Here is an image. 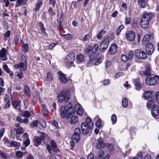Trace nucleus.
I'll list each match as a JSON object with an SVG mask.
<instances>
[{
    "label": "nucleus",
    "mask_w": 159,
    "mask_h": 159,
    "mask_svg": "<svg viewBox=\"0 0 159 159\" xmlns=\"http://www.w3.org/2000/svg\"><path fill=\"white\" fill-rule=\"evenodd\" d=\"M23 144L25 147L29 145L30 144V140L29 138L26 139L23 142Z\"/></svg>",
    "instance_id": "56"
},
{
    "label": "nucleus",
    "mask_w": 159,
    "mask_h": 159,
    "mask_svg": "<svg viewBox=\"0 0 159 159\" xmlns=\"http://www.w3.org/2000/svg\"><path fill=\"white\" fill-rule=\"evenodd\" d=\"M153 33H151L150 34H145L143 37L142 40V44L145 45L148 44L150 42V38H152L153 37Z\"/></svg>",
    "instance_id": "13"
},
{
    "label": "nucleus",
    "mask_w": 159,
    "mask_h": 159,
    "mask_svg": "<svg viewBox=\"0 0 159 159\" xmlns=\"http://www.w3.org/2000/svg\"><path fill=\"white\" fill-rule=\"evenodd\" d=\"M91 37L90 35L89 34H87L84 36L83 41L86 42L89 40Z\"/></svg>",
    "instance_id": "54"
},
{
    "label": "nucleus",
    "mask_w": 159,
    "mask_h": 159,
    "mask_svg": "<svg viewBox=\"0 0 159 159\" xmlns=\"http://www.w3.org/2000/svg\"><path fill=\"white\" fill-rule=\"evenodd\" d=\"M21 60L22 61H24V63L25 64V65H26L25 67V69H23L24 70H26L27 69V67H26V57L24 55H22L21 56Z\"/></svg>",
    "instance_id": "51"
},
{
    "label": "nucleus",
    "mask_w": 159,
    "mask_h": 159,
    "mask_svg": "<svg viewBox=\"0 0 159 159\" xmlns=\"http://www.w3.org/2000/svg\"><path fill=\"white\" fill-rule=\"evenodd\" d=\"M137 158L133 157L132 159H143V156L141 152H139L137 155Z\"/></svg>",
    "instance_id": "63"
},
{
    "label": "nucleus",
    "mask_w": 159,
    "mask_h": 159,
    "mask_svg": "<svg viewBox=\"0 0 159 159\" xmlns=\"http://www.w3.org/2000/svg\"><path fill=\"white\" fill-rule=\"evenodd\" d=\"M105 155L104 151L100 150L95 156V159H109L110 157V155L109 154H107L105 157Z\"/></svg>",
    "instance_id": "11"
},
{
    "label": "nucleus",
    "mask_w": 159,
    "mask_h": 159,
    "mask_svg": "<svg viewBox=\"0 0 159 159\" xmlns=\"http://www.w3.org/2000/svg\"><path fill=\"white\" fill-rule=\"evenodd\" d=\"M47 149L49 153H51V151L53 150V149L52 148L51 146L49 144L47 143L46 145Z\"/></svg>",
    "instance_id": "60"
},
{
    "label": "nucleus",
    "mask_w": 159,
    "mask_h": 159,
    "mask_svg": "<svg viewBox=\"0 0 159 159\" xmlns=\"http://www.w3.org/2000/svg\"><path fill=\"white\" fill-rule=\"evenodd\" d=\"M107 33L106 30L103 29H101L97 34L96 37L98 39H101L102 38V35L105 34Z\"/></svg>",
    "instance_id": "35"
},
{
    "label": "nucleus",
    "mask_w": 159,
    "mask_h": 159,
    "mask_svg": "<svg viewBox=\"0 0 159 159\" xmlns=\"http://www.w3.org/2000/svg\"><path fill=\"white\" fill-rule=\"evenodd\" d=\"M125 36L128 41H133L134 40L135 33L133 30L128 31L126 33Z\"/></svg>",
    "instance_id": "12"
},
{
    "label": "nucleus",
    "mask_w": 159,
    "mask_h": 159,
    "mask_svg": "<svg viewBox=\"0 0 159 159\" xmlns=\"http://www.w3.org/2000/svg\"><path fill=\"white\" fill-rule=\"evenodd\" d=\"M92 51V46H89L85 48L84 52L86 54L89 55L91 54Z\"/></svg>",
    "instance_id": "41"
},
{
    "label": "nucleus",
    "mask_w": 159,
    "mask_h": 159,
    "mask_svg": "<svg viewBox=\"0 0 159 159\" xmlns=\"http://www.w3.org/2000/svg\"><path fill=\"white\" fill-rule=\"evenodd\" d=\"M21 103V101L20 100H14L12 102V105L14 108L17 109V107L19 106Z\"/></svg>",
    "instance_id": "38"
},
{
    "label": "nucleus",
    "mask_w": 159,
    "mask_h": 159,
    "mask_svg": "<svg viewBox=\"0 0 159 159\" xmlns=\"http://www.w3.org/2000/svg\"><path fill=\"white\" fill-rule=\"evenodd\" d=\"M23 132V129L21 126H20L16 130V135L22 134Z\"/></svg>",
    "instance_id": "44"
},
{
    "label": "nucleus",
    "mask_w": 159,
    "mask_h": 159,
    "mask_svg": "<svg viewBox=\"0 0 159 159\" xmlns=\"http://www.w3.org/2000/svg\"><path fill=\"white\" fill-rule=\"evenodd\" d=\"M57 74L58 75L59 79L61 83L65 84L68 82L69 79H67L66 74L61 70L58 71L57 72Z\"/></svg>",
    "instance_id": "10"
},
{
    "label": "nucleus",
    "mask_w": 159,
    "mask_h": 159,
    "mask_svg": "<svg viewBox=\"0 0 159 159\" xmlns=\"http://www.w3.org/2000/svg\"><path fill=\"white\" fill-rule=\"evenodd\" d=\"M154 17V15L151 12H144L140 21V24L143 28L146 29L148 27L149 22Z\"/></svg>",
    "instance_id": "3"
},
{
    "label": "nucleus",
    "mask_w": 159,
    "mask_h": 159,
    "mask_svg": "<svg viewBox=\"0 0 159 159\" xmlns=\"http://www.w3.org/2000/svg\"><path fill=\"white\" fill-rule=\"evenodd\" d=\"M154 96V92L152 91H146L143 93L142 97L145 99L148 100L149 98H152Z\"/></svg>",
    "instance_id": "18"
},
{
    "label": "nucleus",
    "mask_w": 159,
    "mask_h": 159,
    "mask_svg": "<svg viewBox=\"0 0 159 159\" xmlns=\"http://www.w3.org/2000/svg\"><path fill=\"white\" fill-rule=\"evenodd\" d=\"M124 26L123 25L119 26L118 28L116 30V35L118 36L119 35L122 30L124 29Z\"/></svg>",
    "instance_id": "43"
},
{
    "label": "nucleus",
    "mask_w": 159,
    "mask_h": 159,
    "mask_svg": "<svg viewBox=\"0 0 159 159\" xmlns=\"http://www.w3.org/2000/svg\"><path fill=\"white\" fill-rule=\"evenodd\" d=\"M106 147L107 148L108 152L111 154H112L114 152V147L112 144L110 143H107Z\"/></svg>",
    "instance_id": "28"
},
{
    "label": "nucleus",
    "mask_w": 159,
    "mask_h": 159,
    "mask_svg": "<svg viewBox=\"0 0 159 159\" xmlns=\"http://www.w3.org/2000/svg\"><path fill=\"white\" fill-rule=\"evenodd\" d=\"M39 25L42 33L44 34V35L47 36L48 35V34L46 32V29L45 28L43 24L41 21L39 22Z\"/></svg>",
    "instance_id": "30"
},
{
    "label": "nucleus",
    "mask_w": 159,
    "mask_h": 159,
    "mask_svg": "<svg viewBox=\"0 0 159 159\" xmlns=\"http://www.w3.org/2000/svg\"><path fill=\"white\" fill-rule=\"evenodd\" d=\"M33 142L34 143V145L36 147H38L41 144L42 142L40 139V137L37 136H35L34 137Z\"/></svg>",
    "instance_id": "23"
},
{
    "label": "nucleus",
    "mask_w": 159,
    "mask_h": 159,
    "mask_svg": "<svg viewBox=\"0 0 159 159\" xmlns=\"http://www.w3.org/2000/svg\"><path fill=\"white\" fill-rule=\"evenodd\" d=\"M146 84L148 86H155L159 84V76L153 74L148 76L145 79Z\"/></svg>",
    "instance_id": "4"
},
{
    "label": "nucleus",
    "mask_w": 159,
    "mask_h": 159,
    "mask_svg": "<svg viewBox=\"0 0 159 159\" xmlns=\"http://www.w3.org/2000/svg\"><path fill=\"white\" fill-rule=\"evenodd\" d=\"M152 68L151 64L149 63H147L144 66V70H141L140 74L142 76H149L152 74Z\"/></svg>",
    "instance_id": "6"
},
{
    "label": "nucleus",
    "mask_w": 159,
    "mask_h": 159,
    "mask_svg": "<svg viewBox=\"0 0 159 159\" xmlns=\"http://www.w3.org/2000/svg\"><path fill=\"white\" fill-rule=\"evenodd\" d=\"M58 100L60 103L63 101L66 102V105L62 106L60 108V114L62 118L68 119L70 116L75 114V111L77 114L80 116L83 113V109L82 106L79 103L75 105V108L72 106V104L68 101L70 98V91L68 90H63L59 93L57 96Z\"/></svg>",
    "instance_id": "1"
},
{
    "label": "nucleus",
    "mask_w": 159,
    "mask_h": 159,
    "mask_svg": "<svg viewBox=\"0 0 159 159\" xmlns=\"http://www.w3.org/2000/svg\"><path fill=\"white\" fill-rule=\"evenodd\" d=\"M133 82L135 86V89L136 90L139 91L142 89L143 87L139 78L133 79Z\"/></svg>",
    "instance_id": "15"
},
{
    "label": "nucleus",
    "mask_w": 159,
    "mask_h": 159,
    "mask_svg": "<svg viewBox=\"0 0 159 159\" xmlns=\"http://www.w3.org/2000/svg\"><path fill=\"white\" fill-rule=\"evenodd\" d=\"M50 144L52 147L53 148V150L54 153L56 152H60V150L57 148V143L54 140H51Z\"/></svg>",
    "instance_id": "26"
},
{
    "label": "nucleus",
    "mask_w": 159,
    "mask_h": 159,
    "mask_svg": "<svg viewBox=\"0 0 159 159\" xmlns=\"http://www.w3.org/2000/svg\"><path fill=\"white\" fill-rule=\"evenodd\" d=\"M134 56V53L132 50L130 51L128 53L129 59L131 60Z\"/></svg>",
    "instance_id": "59"
},
{
    "label": "nucleus",
    "mask_w": 159,
    "mask_h": 159,
    "mask_svg": "<svg viewBox=\"0 0 159 159\" xmlns=\"http://www.w3.org/2000/svg\"><path fill=\"white\" fill-rule=\"evenodd\" d=\"M85 59L84 55L81 54H78L76 56V59L77 60L80 62L81 63L84 61Z\"/></svg>",
    "instance_id": "37"
},
{
    "label": "nucleus",
    "mask_w": 159,
    "mask_h": 159,
    "mask_svg": "<svg viewBox=\"0 0 159 159\" xmlns=\"http://www.w3.org/2000/svg\"><path fill=\"white\" fill-rule=\"evenodd\" d=\"M137 3L141 8H144L146 7L147 3L145 0H138Z\"/></svg>",
    "instance_id": "29"
},
{
    "label": "nucleus",
    "mask_w": 159,
    "mask_h": 159,
    "mask_svg": "<svg viewBox=\"0 0 159 159\" xmlns=\"http://www.w3.org/2000/svg\"><path fill=\"white\" fill-rule=\"evenodd\" d=\"M48 12L50 14L51 19L52 20V16H55L56 15V12L53 11V8L51 7H49L48 10Z\"/></svg>",
    "instance_id": "42"
},
{
    "label": "nucleus",
    "mask_w": 159,
    "mask_h": 159,
    "mask_svg": "<svg viewBox=\"0 0 159 159\" xmlns=\"http://www.w3.org/2000/svg\"><path fill=\"white\" fill-rule=\"evenodd\" d=\"M16 155L17 157L22 158L23 156V153L20 151H17L16 152Z\"/></svg>",
    "instance_id": "53"
},
{
    "label": "nucleus",
    "mask_w": 159,
    "mask_h": 159,
    "mask_svg": "<svg viewBox=\"0 0 159 159\" xmlns=\"http://www.w3.org/2000/svg\"><path fill=\"white\" fill-rule=\"evenodd\" d=\"M138 22L137 20H134L132 21L131 27L135 29L138 27Z\"/></svg>",
    "instance_id": "49"
},
{
    "label": "nucleus",
    "mask_w": 159,
    "mask_h": 159,
    "mask_svg": "<svg viewBox=\"0 0 159 159\" xmlns=\"http://www.w3.org/2000/svg\"><path fill=\"white\" fill-rule=\"evenodd\" d=\"M103 57V56H100L98 58L96 61L95 63V65L98 66L102 62Z\"/></svg>",
    "instance_id": "47"
},
{
    "label": "nucleus",
    "mask_w": 159,
    "mask_h": 159,
    "mask_svg": "<svg viewBox=\"0 0 159 159\" xmlns=\"http://www.w3.org/2000/svg\"><path fill=\"white\" fill-rule=\"evenodd\" d=\"M93 124L92 119L89 117H87L85 122L81 123L82 132L83 135H87L91 130Z\"/></svg>",
    "instance_id": "2"
},
{
    "label": "nucleus",
    "mask_w": 159,
    "mask_h": 159,
    "mask_svg": "<svg viewBox=\"0 0 159 159\" xmlns=\"http://www.w3.org/2000/svg\"><path fill=\"white\" fill-rule=\"evenodd\" d=\"M54 76V74L53 73L48 72L47 73L46 79L48 81H52Z\"/></svg>",
    "instance_id": "34"
},
{
    "label": "nucleus",
    "mask_w": 159,
    "mask_h": 159,
    "mask_svg": "<svg viewBox=\"0 0 159 159\" xmlns=\"http://www.w3.org/2000/svg\"><path fill=\"white\" fill-rule=\"evenodd\" d=\"M24 93L26 95L30 96H31V92L29 87L26 84L24 86Z\"/></svg>",
    "instance_id": "32"
},
{
    "label": "nucleus",
    "mask_w": 159,
    "mask_h": 159,
    "mask_svg": "<svg viewBox=\"0 0 159 159\" xmlns=\"http://www.w3.org/2000/svg\"><path fill=\"white\" fill-rule=\"evenodd\" d=\"M50 123L53 125L57 129H59V126L58 125V123L56 120H54L53 121H50Z\"/></svg>",
    "instance_id": "50"
},
{
    "label": "nucleus",
    "mask_w": 159,
    "mask_h": 159,
    "mask_svg": "<svg viewBox=\"0 0 159 159\" xmlns=\"http://www.w3.org/2000/svg\"><path fill=\"white\" fill-rule=\"evenodd\" d=\"M151 114L152 116L155 118L159 115V110L158 105H155V107H154L152 108L151 110Z\"/></svg>",
    "instance_id": "22"
},
{
    "label": "nucleus",
    "mask_w": 159,
    "mask_h": 159,
    "mask_svg": "<svg viewBox=\"0 0 159 159\" xmlns=\"http://www.w3.org/2000/svg\"><path fill=\"white\" fill-rule=\"evenodd\" d=\"M20 116L21 117L29 118L31 116L30 113L28 110L22 111L20 112Z\"/></svg>",
    "instance_id": "25"
},
{
    "label": "nucleus",
    "mask_w": 159,
    "mask_h": 159,
    "mask_svg": "<svg viewBox=\"0 0 159 159\" xmlns=\"http://www.w3.org/2000/svg\"><path fill=\"white\" fill-rule=\"evenodd\" d=\"M95 55L92 54L89 55V60L87 62V66L90 67L92 66L93 64L96 60L97 58V55L95 54Z\"/></svg>",
    "instance_id": "16"
},
{
    "label": "nucleus",
    "mask_w": 159,
    "mask_h": 159,
    "mask_svg": "<svg viewBox=\"0 0 159 159\" xmlns=\"http://www.w3.org/2000/svg\"><path fill=\"white\" fill-rule=\"evenodd\" d=\"M109 44V39L105 37L100 45V51L102 52H104L107 49Z\"/></svg>",
    "instance_id": "7"
},
{
    "label": "nucleus",
    "mask_w": 159,
    "mask_h": 159,
    "mask_svg": "<svg viewBox=\"0 0 159 159\" xmlns=\"http://www.w3.org/2000/svg\"><path fill=\"white\" fill-rule=\"evenodd\" d=\"M11 104L10 103V100L9 99L8 100L7 102L5 105L3 107V108L5 109L10 107Z\"/></svg>",
    "instance_id": "62"
},
{
    "label": "nucleus",
    "mask_w": 159,
    "mask_h": 159,
    "mask_svg": "<svg viewBox=\"0 0 159 159\" xmlns=\"http://www.w3.org/2000/svg\"><path fill=\"white\" fill-rule=\"evenodd\" d=\"M145 46L146 51L148 55H151L154 51V48L153 44L149 43L144 45Z\"/></svg>",
    "instance_id": "14"
},
{
    "label": "nucleus",
    "mask_w": 159,
    "mask_h": 159,
    "mask_svg": "<svg viewBox=\"0 0 159 159\" xmlns=\"http://www.w3.org/2000/svg\"><path fill=\"white\" fill-rule=\"evenodd\" d=\"M92 51L90 54H93L95 55V54L97 55V57H98L99 54L97 53V51L98 49V45L97 43L95 44L93 47H92Z\"/></svg>",
    "instance_id": "24"
},
{
    "label": "nucleus",
    "mask_w": 159,
    "mask_h": 159,
    "mask_svg": "<svg viewBox=\"0 0 159 159\" xmlns=\"http://www.w3.org/2000/svg\"><path fill=\"white\" fill-rule=\"evenodd\" d=\"M62 37L65 38L67 40H70L74 38V37L73 35L70 33H68L67 34H59Z\"/></svg>",
    "instance_id": "31"
},
{
    "label": "nucleus",
    "mask_w": 159,
    "mask_h": 159,
    "mask_svg": "<svg viewBox=\"0 0 159 159\" xmlns=\"http://www.w3.org/2000/svg\"><path fill=\"white\" fill-rule=\"evenodd\" d=\"M128 101L127 98H124L122 101V104L123 107H126L128 106Z\"/></svg>",
    "instance_id": "48"
},
{
    "label": "nucleus",
    "mask_w": 159,
    "mask_h": 159,
    "mask_svg": "<svg viewBox=\"0 0 159 159\" xmlns=\"http://www.w3.org/2000/svg\"><path fill=\"white\" fill-rule=\"evenodd\" d=\"M22 50L24 53H27L28 52L29 46L28 43H25L24 45H22L21 47Z\"/></svg>",
    "instance_id": "39"
},
{
    "label": "nucleus",
    "mask_w": 159,
    "mask_h": 159,
    "mask_svg": "<svg viewBox=\"0 0 159 159\" xmlns=\"http://www.w3.org/2000/svg\"><path fill=\"white\" fill-rule=\"evenodd\" d=\"M105 146V144L103 141V140L101 137L99 138L98 139V143L96 144V147L97 149H103Z\"/></svg>",
    "instance_id": "20"
},
{
    "label": "nucleus",
    "mask_w": 159,
    "mask_h": 159,
    "mask_svg": "<svg viewBox=\"0 0 159 159\" xmlns=\"http://www.w3.org/2000/svg\"><path fill=\"white\" fill-rule=\"evenodd\" d=\"M102 120L101 119H98L95 123V126L96 127L99 128L101 126Z\"/></svg>",
    "instance_id": "55"
},
{
    "label": "nucleus",
    "mask_w": 159,
    "mask_h": 159,
    "mask_svg": "<svg viewBox=\"0 0 159 159\" xmlns=\"http://www.w3.org/2000/svg\"><path fill=\"white\" fill-rule=\"evenodd\" d=\"M14 39L15 43V47H16L18 45V42H19V38L18 36H16L14 37Z\"/></svg>",
    "instance_id": "64"
},
{
    "label": "nucleus",
    "mask_w": 159,
    "mask_h": 159,
    "mask_svg": "<svg viewBox=\"0 0 159 159\" xmlns=\"http://www.w3.org/2000/svg\"><path fill=\"white\" fill-rule=\"evenodd\" d=\"M155 100L158 104H159V91L157 92L155 94Z\"/></svg>",
    "instance_id": "58"
},
{
    "label": "nucleus",
    "mask_w": 159,
    "mask_h": 159,
    "mask_svg": "<svg viewBox=\"0 0 159 159\" xmlns=\"http://www.w3.org/2000/svg\"><path fill=\"white\" fill-rule=\"evenodd\" d=\"M42 4V2L40 1H39V2H37L35 6V8L34 9V11H36L39 10Z\"/></svg>",
    "instance_id": "45"
},
{
    "label": "nucleus",
    "mask_w": 159,
    "mask_h": 159,
    "mask_svg": "<svg viewBox=\"0 0 159 159\" xmlns=\"http://www.w3.org/2000/svg\"><path fill=\"white\" fill-rule=\"evenodd\" d=\"M7 53L6 49L2 48L0 51V59L2 61H6L7 60Z\"/></svg>",
    "instance_id": "19"
},
{
    "label": "nucleus",
    "mask_w": 159,
    "mask_h": 159,
    "mask_svg": "<svg viewBox=\"0 0 159 159\" xmlns=\"http://www.w3.org/2000/svg\"><path fill=\"white\" fill-rule=\"evenodd\" d=\"M25 64L22 62H20L19 64H16L14 66V68L17 69L19 68H23Z\"/></svg>",
    "instance_id": "40"
},
{
    "label": "nucleus",
    "mask_w": 159,
    "mask_h": 159,
    "mask_svg": "<svg viewBox=\"0 0 159 159\" xmlns=\"http://www.w3.org/2000/svg\"><path fill=\"white\" fill-rule=\"evenodd\" d=\"M39 124L42 126L43 128H45L46 126V124L45 121L43 119H41L39 121Z\"/></svg>",
    "instance_id": "52"
},
{
    "label": "nucleus",
    "mask_w": 159,
    "mask_h": 159,
    "mask_svg": "<svg viewBox=\"0 0 159 159\" xmlns=\"http://www.w3.org/2000/svg\"><path fill=\"white\" fill-rule=\"evenodd\" d=\"M156 101L154 98H151L148 100L146 104V106L147 108H152L154 107H155V105H157L155 104Z\"/></svg>",
    "instance_id": "21"
},
{
    "label": "nucleus",
    "mask_w": 159,
    "mask_h": 159,
    "mask_svg": "<svg viewBox=\"0 0 159 159\" xmlns=\"http://www.w3.org/2000/svg\"><path fill=\"white\" fill-rule=\"evenodd\" d=\"M111 120L112 124H115L117 121V116L115 114H113L111 117Z\"/></svg>",
    "instance_id": "46"
},
{
    "label": "nucleus",
    "mask_w": 159,
    "mask_h": 159,
    "mask_svg": "<svg viewBox=\"0 0 159 159\" xmlns=\"http://www.w3.org/2000/svg\"><path fill=\"white\" fill-rule=\"evenodd\" d=\"M3 141L4 144H6L8 147H14L19 148L21 146V144L20 143L14 141H10L8 138L7 137H5L3 139Z\"/></svg>",
    "instance_id": "5"
},
{
    "label": "nucleus",
    "mask_w": 159,
    "mask_h": 159,
    "mask_svg": "<svg viewBox=\"0 0 159 159\" xmlns=\"http://www.w3.org/2000/svg\"><path fill=\"white\" fill-rule=\"evenodd\" d=\"M7 153L0 150V156L4 159H7L8 157L6 156Z\"/></svg>",
    "instance_id": "57"
},
{
    "label": "nucleus",
    "mask_w": 159,
    "mask_h": 159,
    "mask_svg": "<svg viewBox=\"0 0 159 159\" xmlns=\"http://www.w3.org/2000/svg\"><path fill=\"white\" fill-rule=\"evenodd\" d=\"M27 2V0H16V7H20L23 5H25Z\"/></svg>",
    "instance_id": "33"
},
{
    "label": "nucleus",
    "mask_w": 159,
    "mask_h": 159,
    "mask_svg": "<svg viewBox=\"0 0 159 159\" xmlns=\"http://www.w3.org/2000/svg\"><path fill=\"white\" fill-rule=\"evenodd\" d=\"M121 58L122 60L124 62L126 61L129 59L128 57L127 56L124 54L121 55Z\"/></svg>",
    "instance_id": "61"
},
{
    "label": "nucleus",
    "mask_w": 159,
    "mask_h": 159,
    "mask_svg": "<svg viewBox=\"0 0 159 159\" xmlns=\"http://www.w3.org/2000/svg\"><path fill=\"white\" fill-rule=\"evenodd\" d=\"M81 130L80 128H76L72 136L73 140L76 143H78L80 139Z\"/></svg>",
    "instance_id": "9"
},
{
    "label": "nucleus",
    "mask_w": 159,
    "mask_h": 159,
    "mask_svg": "<svg viewBox=\"0 0 159 159\" xmlns=\"http://www.w3.org/2000/svg\"><path fill=\"white\" fill-rule=\"evenodd\" d=\"M118 47L116 43H112L108 50L109 54L112 55L115 54L118 50Z\"/></svg>",
    "instance_id": "17"
},
{
    "label": "nucleus",
    "mask_w": 159,
    "mask_h": 159,
    "mask_svg": "<svg viewBox=\"0 0 159 159\" xmlns=\"http://www.w3.org/2000/svg\"><path fill=\"white\" fill-rule=\"evenodd\" d=\"M78 120L79 119L77 116H71L70 123L71 124H74L77 123Z\"/></svg>",
    "instance_id": "36"
},
{
    "label": "nucleus",
    "mask_w": 159,
    "mask_h": 159,
    "mask_svg": "<svg viewBox=\"0 0 159 159\" xmlns=\"http://www.w3.org/2000/svg\"><path fill=\"white\" fill-rule=\"evenodd\" d=\"M134 55L137 58L140 59H145L147 57L146 52L140 49L135 51Z\"/></svg>",
    "instance_id": "8"
},
{
    "label": "nucleus",
    "mask_w": 159,
    "mask_h": 159,
    "mask_svg": "<svg viewBox=\"0 0 159 159\" xmlns=\"http://www.w3.org/2000/svg\"><path fill=\"white\" fill-rule=\"evenodd\" d=\"M75 54L73 52H71L66 58L67 62H70V61H74Z\"/></svg>",
    "instance_id": "27"
}]
</instances>
